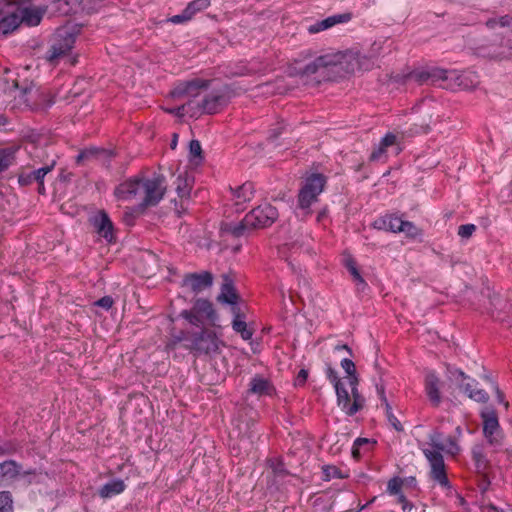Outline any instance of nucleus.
<instances>
[{"mask_svg":"<svg viewBox=\"0 0 512 512\" xmlns=\"http://www.w3.org/2000/svg\"><path fill=\"white\" fill-rule=\"evenodd\" d=\"M165 192L166 181L163 175H154L151 178L137 175L120 183L114 190L117 199L126 201L142 196V201L137 207L124 212V223L133 226L135 219L147 207L156 206L163 199Z\"/></svg>","mask_w":512,"mask_h":512,"instance_id":"1","label":"nucleus"},{"mask_svg":"<svg viewBox=\"0 0 512 512\" xmlns=\"http://www.w3.org/2000/svg\"><path fill=\"white\" fill-rule=\"evenodd\" d=\"M487 32L476 43L475 54L490 59H505L512 55L510 38L512 17L505 15L486 22Z\"/></svg>","mask_w":512,"mask_h":512,"instance_id":"2","label":"nucleus"},{"mask_svg":"<svg viewBox=\"0 0 512 512\" xmlns=\"http://www.w3.org/2000/svg\"><path fill=\"white\" fill-rule=\"evenodd\" d=\"M45 9L32 7L31 0H0V34L6 36L21 24L37 26Z\"/></svg>","mask_w":512,"mask_h":512,"instance_id":"3","label":"nucleus"},{"mask_svg":"<svg viewBox=\"0 0 512 512\" xmlns=\"http://www.w3.org/2000/svg\"><path fill=\"white\" fill-rule=\"evenodd\" d=\"M430 445L434 450L424 449L423 454L428 460L431 470L430 477L437 482L444 489H451V483L447 477L446 467L441 451H445L450 455H457L460 452V447L454 437L449 436L446 439V444L442 443V434L438 431L433 432L429 436Z\"/></svg>","mask_w":512,"mask_h":512,"instance_id":"4","label":"nucleus"},{"mask_svg":"<svg viewBox=\"0 0 512 512\" xmlns=\"http://www.w3.org/2000/svg\"><path fill=\"white\" fill-rule=\"evenodd\" d=\"M333 55H323L315 58L312 62L299 68V74L303 76H315L314 79L322 81L334 80L336 75L344 71V63Z\"/></svg>","mask_w":512,"mask_h":512,"instance_id":"5","label":"nucleus"},{"mask_svg":"<svg viewBox=\"0 0 512 512\" xmlns=\"http://www.w3.org/2000/svg\"><path fill=\"white\" fill-rule=\"evenodd\" d=\"M80 32V27L77 25L63 26L58 28L51 40V45L46 52V60L53 65L68 55L74 47L76 38Z\"/></svg>","mask_w":512,"mask_h":512,"instance_id":"6","label":"nucleus"},{"mask_svg":"<svg viewBox=\"0 0 512 512\" xmlns=\"http://www.w3.org/2000/svg\"><path fill=\"white\" fill-rule=\"evenodd\" d=\"M221 344L222 342L213 330L202 328L198 332H192L190 343L184 344V347L197 356H212L219 353Z\"/></svg>","mask_w":512,"mask_h":512,"instance_id":"7","label":"nucleus"},{"mask_svg":"<svg viewBox=\"0 0 512 512\" xmlns=\"http://www.w3.org/2000/svg\"><path fill=\"white\" fill-rule=\"evenodd\" d=\"M327 182L326 176L321 173H312L308 176L298 194V206L309 209L318 200Z\"/></svg>","mask_w":512,"mask_h":512,"instance_id":"8","label":"nucleus"},{"mask_svg":"<svg viewBox=\"0 0 512 512\" xmlns=\"http://www.w3.org/2000/svg\"><path fill=\"white\" fill-rule=\"evenodd\" d=\"M278 218V210L269 203H264L246 214V222L253 229L270 227Z\"/></svg>","mask_w":512,"mask_h":512,"instance_id":"9","label":"nucleus"},{"mask_svg":"<svg viewBox=\"0 0 512 512\" xmlns=\"http://www.w3.org/2000/svg\"><path fill=\"white\" fill-rule=\"evenodd\" d=\"M455 74V71H449L439 67H429L421 70H414L407 75L408 80H414L418 84H437L446 81Z\"/></svg>","mask_w":512,"mask_h":512,"instance_id":"10","label":"nucleus"},{"mask_svg":"<svg viewBox=\"0 0 512 512\" xmlns=\"http://www.w3.org/2000/svg\"><path fill=\"white\" fill-rule=\"evenodd\" d=\"M483 420V434L488 443L494 447L502 446V436L498 416L493 409H486L481 412Z\"/></svg>","mask_w":512,"mask_h":512,"instance_id":"11","label":"nucleus"},{"mask_svg":"<svg viewBox=\"0 0 512 512\" xmlns=\"http://www.w3.org/2000/svg\"><path fill=\"white\" fill-rule=\"evenodd\" d=\"M210 82V80H204L200 78L181 81L176 84L170 94L173 98H182L185 96L195 98L200 94L202 90L208 89Z\"/></svg>","mask_w":512,"mask_h":512,"instance_id":"12","label":"nucleus"},{"mask_svg":"<svg viewBox=\"0 0 512 512\" xmlns=\"http://www.w3.org/2000/svg\"><path fill=\"white\" fill-rule=\"evenodd\" d=\"M374 367L377 370V374H378V377H379L378 380L375 379V387H376L377 394L379 395V397H380V399L382 401V404L385 407V412H386L387 420L393 426V428L396 431H402L403 430V426L400 423V421L397 419V417L393 414L392 407H391L390 403L388 402V400H387V398L385 396V385H384V381H383V370L381 369V367L378 364V362H375Z\"/></svg>","mask_w":512,"mask_h":512,"instance_id":"13","label":"nucleus"},{"mask_svg":"<svg viewBox=\"0 0 512 512\" xmlns=\"http://www.w3.org/2000/svg\"><path fill=\"white\" fill-rule=\"evenodd\" d=\"M213 284V275L208 271L201 273H189L183 278V286H187L194 293H199Z\"/></svg>","mask_w":512,"mask_h":512,"instance_id":"14","label":"nucleus"},{"mask_svg":"<svg viewBox=\"0 0 512 512\" xmlns=\"http://www.w3.org/2000/svg\"><path fill=\"white\" fill-rule=\"evenodd\" d=\"M91 223L96 232L107 242L111 243L114 240V226L106 211L100 210L91 218Z\"/></svg>","mask_w":512,"mask_h":512,"instance_id":"15","label":"nucleus"},{"mask_svg":"<svg viewBox=\"0 0 512 512\" xmlns=\"http://www.w3.org/2000/svg\"><path fill=\"white\" fill-rule=\"evenodd\" d=\"M224 104H225L224 95L209 94L200 103L196 104L195 112L191 113V117L201 115L202 113L214 114Z\"/></svg>","mask_w":512,"mask_h":512,"instance_id":"16","label":"nucleus"},{"mask_svg":"<svg viewBox=\"0 0 512 512\" xmlns=\"http://www.w3.org/2000/svg\"><path fill=\"white\" fill-rule=\"evenodd\" d=\"M395 146L396 154H399L402 151V147L400 146V143L398 141V137L392 133L388 132L385 134V136L381 139L378 147H376L371 155H370V161H380L386 158V150L389 147Z\"/></svg>","mask_w":512,"mask_h":512,"instance_id":"17","label":"nucleus"},{"mask_svg":"<svg viewBox=\"0 0 512 512\" xmlns=\"http://www.w3.org/2000/svg\"><path fill=\"white\" fill-rule=\"evenodd\" d=\"M352 19L351 13H342L329 16L323 20L317 21L316 23L310 25L308 27V32L310 34L319 33L321 31L327 30L336 24L347 23Z\"/></svg>","mask_w":512,"mask_h":512,"instance_id":"18","label":"nucleus"},{"mask_svg":"<svg viewBox=\"0 0 512 512\" xmlns=\"http://www.w3.org/2000/svg\"><path fill=\"white\" fill-rule=\"evenodd\" d=\"M217 300L226 304H234V301L240 300V296L234 285V279L229 274L222 275L221 292Z\"/></svg>","mask_w":512,"mask_h":512,"instance_id":"19","label":"nucleus"},{"mask_svg":"<svg viewBox=\"0 0 512 512\" xmlns=\"http://www.w3.org/2000/svg\"><path fill=\"white\" fill-rule=\"evenodd\" d=\"M440 379L434 372H429L425 377V392L434 407L441 403V394L439 390Z\"/></svg>","mask_w":512,"mask_h":512,"instance_id":"20","label":"nucleus"},{"mask_svg":"<svg viewBox=\"0 0 512 512\" xmlns=\"http://www.w3.org/2000/svg\"><path fill=\"white\" fill-rule=\"evenodd\" d=\"M193 307L196 313L200 314L210 325L217 326L218 315L209 300L198 298L195 300Z\"/></svg>","mask_w":512,"mask_h":512,"instance_id":"21","label":"nucleus"},{"mask_svg":"<svg viewBox=\"0 0 512 512\" xmlns=\"http://www.w3.org/2000/svg\"><path fill=\"white\" fill-rule=\"evenodd\" d=\"M56 161L53 160L51 164L45 165L39 169L28 173H21L18 177V182L21 186H27L32 184L33 182H39L44 180L45 175H47L55 166Z\"/></svg>","mask_w":512,"mask_h":512,"instance_id":"22","label":"nucleus"},{"mask_svg":"<svg viewBox=\"0 0 512 512\" xmlns=\"http://www.w3.org/2000/svg\"><path fill=\"white\" fill-rule=\"evenodd\" d=\"M348 60L347 57H342L344 63V70L347 73H354L356 70H369L372 68L374 62L371 58L357 54Z\"/></svg>","mask_w":512,"mask_h":512,"instance_id":"23","label":"nucleus"},{"mask_svg":"<svg viewBox=\"0 0 512 512\" xmlns=\"http://www.w3.org/2000/svg\"><path fill=\"white\" fill-rule=\"evenodd\" d=\"M275 389L272 383L262 376L256 375L253 377L249 384L248 392L252 394H256L258 396L262 395H272Z\"/></svg>","mask_w":512,"mask_h":512,"instance_id":"24","label":"nucleus"},{"mask_svg":"<svg viewBox=\"0 0 512 512\" xmlns=\"http://www.w3.org/2000/svg\"><path fill=\"white\" fill-rule=\"evenodd\" d=\"M353 403L350 404V396L348 395V400L346 403L341 402L337 403L338 406L342 408V410L349 416L355 415L358 411H360L365 404V398L360 394L357 387H353L351 390Z\"/></svg>","mask_w":512,"mask_h":512,"instance_id":"25","label":"nucleus"},{"mask_svg":"<svg viewBox=\"0 0 512 512\" xmlns=\"http://www.w3.org/2000/svg\"><path fill=\"white\" fill-rule=\"evenodd\" d=\"M253 230L250 223L246 222V216L240 222H228L221 225V231L235 238L244 236Z\"/></svg>","mask_w":512,"mask_h":512,"instance_id":"26","label":"nucleus"},{"mask_svg":"<svg viewBox=\"0 0 512 512\" xmlns=\"http://www.w3.org/2000/svg\"><path fill=\"white\" fill-rule=\"evenodd\" d=\"M326 376L335 388L337 403H346L348 400V391L341 383L337 371L328 365L326 368Z\"/></svg>","mask_w":512,"mask_h":512,"instance_id":"27","label":"nucleus"},{"mask_svg":"<svg viewBox=\"0 0 512 512\" xmlns=\"http://www.w3.org/2000/svg\"><path fill=\"white\" fill-rule=\"evenodd\" d=\"M126 488V485L121 479H114L107 482L99 489V496L106 499L111 498L115 495L122 493Z\"/></svg>","mask_w":512,"mask_h":512,"instance_id":"28","label":"nucleus"},{"mask_svg":"<svg viewBox=\"0 0 512 512\" xmlns=\"http://www.w3.org/2000/svg\"><path fill=\"white\" fill-rule=\"evenodd\" d=\"M232 192L236 199V205L249 202L254 196V184L252 182H245L238 188L232 190Z\"/></svg>","mask_w":512,"mask_h":512,"instance_id":"29","label":"nucleus"},{"mask_svg":"<svg viewBox=\"0 0 512 512\" xmlns=\"http://www.w3.org/2000/svg\"><path fill=\"white\" fill-rule=\"evenodd\" d=\"M17 151L18 147L13 146L0 148V174L14 164Z\"/></svg>","mask_w":512,"mask_h":512,"instance_id":"30","label":"nucleus"},{"mask_svg":"<svg viewBox=\"0 0 512 512\" xmlns=\"http://www.w3.org/2000/svg\"><path fill=\"white\" fill-rule=\"evenodd\" d=\"M508 307H511V305L505 298L497 294L490 297V312L493 318L503 320L501 318V312L506 311Z\"/></svg>","mask_w":512,"mask_h":512,"instance_id":"31","label":"nucleus"},{"mask_svg":"<svg viewBox=\"0 0 512 512\" xmlns=\"http://www.w3.org/2000/svg\"><path fill=\"white\" fill-rule=\"evenodd\" d=\"M459 388L464 391L470 399L476 402L486 403L489 400V395L482 389H474L471 383L460 384Z\"/></svg>","mask_w":512,"mask_h":512,"instance_id":"32","label":"nucleus"},{"mask_svg":"<svg viewBox=\"0 0 512 512\" xmlns=\"http://www.w3.org/2000/svg\"><path fill=\"white\" fill-rule=\"evenodd\" d=\"M472 459L478 472H484L489 467V461L486 458L483 447L475 445L471 451Z\"/></svg>","mask_w":512,"mask_h":512,"instance_id":"33","label":"nucleus"},{"mask_svg":"<svg viewBox=\"0 0 512 512\" xmlns=\"http://www.w3.org/2000/svg\"><path fill=\"white\" fill-rule=\"evenodd\" d=\"M68 7L72 8V14H76L79 11L91 14L96 12V7L87 4V0H66Z\"/></svg>","mask_w":512,"mask_h":512,"instance_id":"34","label":"nucleus"},{"mask_svg":"<svg viewBox=\"0 0 512 512\" xmlns=\"http://www.w3.org/2000/svg\"><path fill=\"white\" fill-rule=\"evenodd\" d=\"M246 318H238L232 320V328L236 333H239L244 340L252 338L253 331L247 328L245 321Z\"/></svg>","mask_w":512,"mask_h":512,"instance_id":"35","label":"nucleus"},{"mask_svg":"<svg viewBox=\"0 0 512 512\" xmlns=\"http://www.w3.org/2000/svg\"><path fill=\"white\" fill-rule=\"evenodd\" d=\"M189 155H190V160L198 165L199 163H201L204 159L203 157V151H202V147H201V144L198 140H191L190 143H189Z\"/></svg>","mask_w":512,"mask_h":512,"instance_id":"36","label":"nucleus"},{"mask_svg":"<svg viewBox=\"0 0 512 512\" xmlns=\"http://www.w3.org/2000/svg\"><path fill=\"white\" fill-rule=\"evenodd\" d=\"M192 189V185L187 177H183L179 175L177 177V187L176 191L180 198H188L190 196V192Z\"/></svg>","mask_w":512,"mask_h":512,"instance_id":"37","label":"nucleus"},{"mask_svg":"<svg viewBox=\"0 0 512 512\" xmlns=\"http://www.w3.org/2000/svg\"><path fill=\"white\" fill-rule=\"evenodd\" d=\"M209 6L210 0H193L186 6V14L192 19L196 13L205 10Z\"/></svg>","mask_w":512,"mask_h":512,"instance_id":"38","label":"nucleus"},{"mask_svg":"<svg viewBox=\"0 0 512 512\" xmlns=\"http://www.w3.org/2000/svg\"><path fill=\"white\" fill-rule=\"evenodd\" d=\"M0 512H14V502L10 491H0Z\"/></svg>","mask_w":512,"mask_h":512,"instance_id":"39","label":"nucleus"},{"mask_svg":"<svg viewBox=\"0 0 512 512\" xmlns=\"http://www.w3.org/2000/svg\"><path fill=\"white\" fill-rule=\"evenodd\" d=\"M180 316L194 326L200 327L203 325L204 319L200 314L196 313L194 307H192L190 310H183L180 313Z\"/></svg>","mask_w":512,"mask_h":512,"instance_id":"40","label":"nucleus"},{"mask_svg":"<svg viewBox=\"0 0 512 512\" xmlns=\"http://www.w3.org/2000/svg\"><path fill=\"white\" fill-rule=\"evenodd\" d=\"M268 463L276 477L284 478L289 474L281 459H270Z\"/></svg>","mask_w":512,"mask_h":512,"instance_id":"41","label":"nucleus"},{"mask_svg":"<svg viewBox=\"0 0 512 512\" xmlns=\"http://www.w3.org/2000/svg\"><path fill=\"white\" fill-rule=\"evenodd\" d=\"M474 79H477V76L473 73L462 74L456 77L458 85L464 89L475 87L478 81H474Z\"/></svg>","mask_w":512,"mask_h":512,"instance_id":"42","label":"nucleus"},{"mask_svg":"<svg viewBox=\"0 0 512 512\" xmlns=\"http://www.w3.org/2000/svg\"><path fill=\"white\" fill-rule=\"evenodd\" d=\"M191 334V332L180 331L178 334L173 335L167 344V349L173 350L181 342H185V344L190 343Z\"/></svg>","mask_w":512,"mask_h":512,"instance_id":"43","label":"nucleus"},{"mask_svg":"<svg viewBox=\"0 0 512 512\" xmlns=\"http://www.w3.org/2000/svg\"><path fill=\"white\" fill-rule=\"evenodd\" d=\"M345 265H346V268L348 269V271L353 276L354 281L357 282V284L366 286V283H365L363 277L361 276L360 272L358 271V269L356 267V262L352 258H350V259L346 260Z\"/></svg>","mask_w":512,"mask_h":512,"instance_id":"44","label":"nucleus"},{"mask_svg":"<svg viewBox=\"0 0 512 512\" xmlns=\"http://www.w3.org/2000/svg\"><path fill=\"white\" fill-rule=\"evenodd\" d=\"M345 476L342 475L341 470L336 466L327 465L323 467V480L330 481L333 478L342 479Z\"/></svg>","mask_w":512,"mask_h":512,"instance_id":"45","label":"nucleus"},{"mask_svg":"<svg viewBox=\"0 0 512 512\" xmlns=\"http://www.w3.org/2000/svg\"><path fill=\"white\" fill-rule=\"evenodd\" d=\"M403 221L401 218L393 215H387V231L393 233L401 232V228L403 225Z\"/></svg>","mask_w":512,"mask_h":512,"instance_id":"46","label":"nucleus"},{"mask_svg":"<svg viewBox=\"0 0 512 512\" xmlns=\"http://www.w3.org/2000/svg\"><path fill=\"white\" fill-rule=\"evenodd\" d=\"M403 480L399 477H393L392 479H390L388 481V484H387V492L390 494V495H397L399 496V494H402L401 493V487L403 485Z\"/></svg>","mask_w":512,"mask_h":512,"instance_id":"47","label":"nucleus"},{"mask_svg":"<svg viewBox=\"0 0 512 512\" xmlns=\"http://www.w3.org/2000/svg\"><path fill=\"white\" fill-rule=\"evenodd\" d=\"M401 232L410 238H416L421 235V230L410 221H403Z\"/></svg>","mask_w":512,"mask_h":512,"instance_id":"48","label":"nucleus"},{"mask_svg":"<svg viewBox=\"0 0 512 512\" xmlns=\"http://www.w3.org/2000/svg\"><path fill=\"white\" fill-rule=\"evenodd\" d=\"M1 468L3 469V475L15 477L18 475V465L13 460L5 461L1 464Z\"/></svg>","mask_w":512,"mask_h":512,"instance_id":"49","label":"nucleus"},{"mask_svg":"<svg viewBox=\"0 0 512 512\" xmlns=\"http://www.w3.org/2000/svg\"><path fill=\"white\" fill-rule=\"evenodd\" d=\"M52 5H53L54 11L62 16H67V15L72 14V8L68 7L66 0H55Z\"/></svg>","mask_w":512,"mask_h":512,"instance_id":"50","label":"nucleus"},{"mask_svg":"<svg viewBox=\"0 0 512 512\" xmlns=\"http://www.w3.org/2000/svg\"><path fill=\"white\" fill-rule=\"evenodd\" d=\"M194 102L192 100L188 101L186 104H183L175 109L170 110V113H174L178 116H184L189 114L191 116L192 112H195V106H193Z\"/></svg>","mask_w":512,"mask_h":512,"instance_id":"51","label":"nucleus"},{"mask_svg":"<svg viewBox=\"0 0 512 512\" xmlns=\"http://www.w3.org/2000/svg\"><path fill=\"white\" fill-rule=\"evenodd\" d=\"M98 152L97 148H87L82 150L76 157V163L81 164L84 160L89 159L96 155Z\"/></svg>","mask_w":512,"mask_h":512,"instance_id":"52","label":"nucleus"},{"mask_svg":"<svg viewBox=\"0 0 512 512\" xmlns=\"http://www.w3.org/2000/svg\"><path fill=\"white\" fill-rule=\"evenodd\" d=\"M476 226L474 224H464L459 226L458 235L462 238H469L475 232Z\"/></svg>","mask_w":512,"mask_h":512,"instance_id":"53","label":"nucleus"},{"mask_svg":"<svg viewBox=\"0 0 512 512\" xmlns=\"http://www.w3.org/2000/svg\"><path fill=\"white\" fill-rule=\"evenodd\" d=\"M231 305V313L233 314V319L238 318H246V307H242L239 305L238 301H234V304Z\"/></svg>","mask_w":512,"mask_h":512,"instance_id":"54","label":"nucleus"},{"mask_svg":"<svg viewBox=\"0 0 512 512\" xmlns=\"http://www.w3.org/2000/svg\"><path fill=\"white\" fill-rule=\"evenodd\" d=\"M189 20H191V17L188 14H186V10L184 9L181 14L174 15L168 18L167 21L173 24H182L188 22Z\"/></svg>","mask_w":512,"mask_h":512,"instance_id":"55","label":"nucleus"},{"mask_svg":"<svg viewBox=\"0 0 512 512\" xmlns=\"http://www.w3.org/2000/svg\"><path fill=\"white\" fill-rule=\"evenodd\" d=\"M341 367L344 369V371L347 373V375H352V373L356 372V367H355L354 362L348 358L342 359Z\"/></svg>","mask_w":512,"mask_h":512,"instance_id":"56","label":"nucleus"},{"mask_svg":"<svg viewBox=\"0 0 512 512\" xmlns=\"http://www.w3.org/2000/svg\"><path fill=\"white\" fill-rule=\"evenodd\" d=\"M114 303L111 296H104L95 302V305L102 307L106 310L110 309Z\"/></svg>","mask_w":512,"mask_h":512,"instance_id":"57","label":"nucleus"},{"mask_svg":"<svg viewBox=\"0 0 512 512\" xmlns=\"http://www.w3.org/2000/svg\"><path fill=\"white\" fill-rule=\"evenodd\" d=\"M308 378V371L306 369H301L296 378H295V386H303Z\"/></svg>","mask_w":512,"mask_h":512,"instance_id":"58","label":"nucleus"},{"mask_svg":"<svg viewBox=\"0 0 512 512\" xmlns=\"http://www.w3.org/2000/svg\"><path fill=\"white\" fill-rule=\"evenodd\" d=\"M398 503L402 505L403 512H409L413 508V504L407 500L404 494H399Z\"/></svg>","mask_w":512,"mask_h":512,"instance_id":"59","label":"nucleus"},{"mask_svg":"<svg viewBox=\"0 0 512 512\" xmlns=\"http://www.w3.org/2000/svg\"><path fill=\"white\" fill-rule=\"evenodd\" d=\"M493 388L495 390L498 403H501L505 408H508L509 403L505 401L504 393L500 390L499 386L496 383H493Z\"/></svg>","mask_w":512,"mask_h":512,"instance_id":"60","label":"nucleus"},{"mask_svg":"<svg viewBox=\"0 0 512 512\" xmlns=\"http://www.w3.org/2000/svg\"><path fill=\"white\" fill-rule=\"evenodd\" d=\"M373 443H376L375 441L371 442L370 439L368 438H357L355 441H354V445H356L357 447H360L361 449H365L367 447H369L370 445H372Z\"/></svg>","mask_w":512,"mask_h":512,"instance_id":"61","label":"nucleus"},{"mask_svg":"<svg viewBox=\"0 0 512 512\" xmlns=\"http://www.w3.org/2000/svg\"><path fill=\"white\" fill-rule=\"evenodd\" d=\"M374 228L378 230H385L387 231V215L381 218H378L373 223Z\"/></svg>","mask_w":512,"mask_h":512,"instance_id":"62","label":"nucleus"},{"mask_svg":"<svg viewBox=\"0 0 512 512\" xmlns=\"http://www.w3.org/2000/svg\"><path fill=\"white\" fill-rule=\"evenodd\" d=\"M284 129V123H278L277 127L270 130L269 138L270 139H276L279 135L282 134V131Z\"/></svg>","mask_w":512,"mask_h":512,"instance_id":"63","label":"nucleus"},{"mask_svg":"<svg viewBox=\"0 0 512 512\" xmlns=\"http://www.w3.org/2000/svg\"><path fill=\"white\" fill-rule=\"evenodd\" d=\"M454 380L456 381H463L468 378V376L460 369H454L453 371H450Z\"/></svg>","mask_w":512,"mask_h":512,"instance_id":"64","label":"nucleus"}]
</instances>
